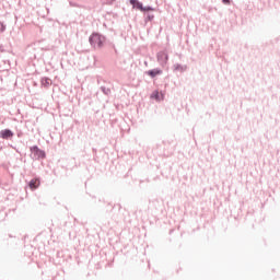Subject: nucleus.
I'll return each instance as SVG.
<instances>
[{
    "label": "nucleus",
    "mask_w": 280,
    "mask_h": 280,
    "mask_svg": "<svg viewBox=\"0 0 280 280\" xmlns=\"http://www.w3.org/2000/svg\"><path fill=\"white\" fill-rule=\"evenodd\" d=\"M89 40H90V44L92 45V47H94V49H96V47L97 48L103 47L105 38H104V36L100 35L97 33H93L90 36Z\"/></svg>",
    "instance_id": "nucleus-1"
},
{
    "label": "nucleus",
    "mask_w": 280,
    "mask_h": 280,
    "mask_svg": "<svg viewBox=\"0 0 280 280\" xmlns=\"http://www.w3.org/2000/svg\"><path fill=\"white\" fill-rule=\"evenodd\" d=\"M170 60V56L165 51L158 52V62L161 65V67H165L167 65V61Z\"/></svg>",
    "instance_id": "nucleus-2"
},
{
    "label": "nucleus",
    "mask_w": 280,
    "mask_h": 280,
    "mask_svg": "<svg viewBox=\"0 0 280 280\" xmlns=\"http://www.w3.org/2000/svg\"><path fill=\"white\" fill-rule=\"evenodd\" d=\"M31 152L34 159H45V151L40 150L37 145L31 147Z\"/></svg>",
    "instance_id": "nucleus-3"
},
{
    "label": "nucleus",
    "mask_w": 280,
    "mask_h": 280,
    "mask_svg": "<svg viewBox=\"0 0 280 280\" xmlns=\"http://www.w3.org/2000/svg\"><path fill=\"white\" fill-rule=\"evenodd\" d=\"M0 137L1 139H12V137H14V132H12V130L10 129H4L0 131Z\"/></svg>",
    "instance_id": "nucleus-4"
},
{
    "label": "nucleus",
    "mask_w": 280,
    "mask_h": 280,
    "mask_svg": "<svg viewBox=\"0 0 280 280\" xmlns=\"http://www.w3.org/2000/svg\"><path fill=\"white\" fill-rule=\"evenodd\" d=\"M150 78H156V75H161L163 73V70L161 69H152L147 72Z\"/></svg>",
    "instance_id": "nucleus-5"
},
{
    "label": "nucleus",
    "mask_w": 280,
    "mask_h": 280,
    "mask_svg": "<svg viewBox=\"0 0 280 280\" xmlns=\"http://www.w3.org/2000/svg\"><path fill=\"white\" fill-rule=\"evenodd\" d=\"M173 71H180V73L187 71V66H183L180 63H175L173 66Z\"/></svg>",
    "instance_id": "nucleus-6"
},
{
    "label": "nucleus",
    "mask_w": 280,
    "mask_h": 280,
    "mask_svg": "<svg viewBox=\"0 0 280 280\" xmlns=\"http://www.w3.org/2000/svg\"><path fill=\"white\" fill-rule=\"evenodd\" d=\"M129 3L137 8V10H143V3L139 2V0H129Z\"/></svg>",
    "instance_id": "nucleus-7"
},
{
    "label": "nucleus",
    "mask_w": 280,
    "mask_h": 280,
    "mask_svg": "<svg viewBox=\"0 0 280 280\" xmlns=\"http://www.w3.org/2000/svg\"><path fill=\"white\" fill-rule=\"evenodd\" d=\"M39 186H40V180L38 179H32L28 184V187H31V189H38Z\"/></svg>",
    "instance_id": "nucleus-8"
},
{
    "label": "nucleus",
    "mask_w": 280,
    "mask_h": 280,
    "mask_svg": "<svg viewBox=\"0 0 280 280\" xmlns=\"http://www.w3.org/2000/svg\"><path fill=\"white\" fill-rule=\"evenodd\" d=\"M42 84L43 86H49V84H51V80L44 78L42 79Z\"/></svg>",
    "instance_id": "nucleus-9"
},
{
    "label": "nucleus",
    "mask_w": 280,
    "mask_h": 280,
    "mask_svg": "<svg viewBox=\"0 0 280 280\" xmlns=\"http://www.w3.org/2000/svg\"><path fill=\"white\" fill-rule=\"evenodd\" d=\"M101 91L104 93V95H110V89L106 86H101Z\"/></svg>",
    "instance_id": "nucleus-10"
},
{
    "label": "nucleus",
    "mask_w": 280,
    "mask_h": 280,
    "mask_svg": "<svg viewBox=\"0 0 280 280\" xmlns=\"http://www.w3.org/2000/svg\"><path fill=\"white\" fill-rule=\"evenodd\" d=\"M152 7H142L141 12H152Z\"/></svg>",
    "instance_id": "nucleus-11"
},
{
    "label": "nucleus",
    "mask_w": 280,
    "mask_h": 280,
    "mask_svg": "<svg viewBox=\"0 0 280 280\" xmlns=\"http://www.w3.org/2000/svg\"><path fill=\"white\" fill-rule=\"evenodd\" d=\"M151 97L154 98V100H159V91H155L151 94Z\"/></svg>",
    "instance_id": "nucleus-12"
},
{
    "label": "nucleus",
    "mask_w": 280,
    "mask_h": 280,
    "mask_svg": "<svg viewBox=\"0 0 280 280\" xmlns=\"http://www.w3.org/2000/svg\"><path fill=\"white\" fill-rule=\"evenodd\" d=\"M3 32H5V25L0 23V33L3 34Z\"/></svg>",
    "instance_id": "nucleus-13"
},
{
    "label": "nucleus",
    "mask_w": 280,
    "mask_h": 280,
    "mask_svg": "<svg viewBox=\"0 0 280 280\" xmlns=\"http://www.w3.org/2000/svg\"><path fill=\"white\" fill-rule=\"evenodd\" d=\"M222 3H224V5H231V0H222Z\"/></svg>",
    "instance_id": "nucleus-14"
},
{
    "label": "nucleus",
    "mask_w": 280,
    "mask_h": 280,
    "mask_svg": "<svg viewBox=\"0 0 280 280\" xmlns=\"http://www.w3.org/2000/svg\"><path fill=\"white\" fill-rule=\"evenodd\" d=\"M154 19V15H148V21H152Z\"/></svg>",
    "instance_id": "nucleus-15"
},
{
    "label": "nucleus",
    "mask_w": 280,
    "mask_h": 280,
    "mask_svg": "<svg viewBox=\"0 0 280 280\" xmlns=\"http://www.w3.org/2000/svg\"><path fill=\"white\" fill-rule=\"evenodd\" d=\"M103 3H108L110 0H102Z\"/></svg>",
    "instance_id": "nucleus-16"
}]
</instances>
